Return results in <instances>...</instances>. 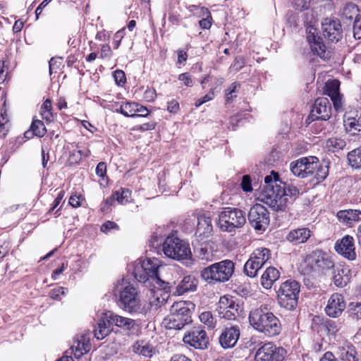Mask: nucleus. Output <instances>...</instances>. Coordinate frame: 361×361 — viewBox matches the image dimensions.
I'll list each match as a JSON object with an SVG mask.
<instances>
[{
  "label": "nucleus",
  "instance_id": "1",
  "mask_svg": "<svg viewBox=\"0 0 361 361\" xmlns=\"http://www.w3.org/2000/svg\"><path fill=\"white\" fill-rule=\"evenodd\" d=\"M271 173L274 179L271 176L264 178L265 185L261 195L262 201L274 211H286L298 197L299 190L292 185L278 184V174L274 171Z\"/></svg>",
  "mask_w": 361,
  "mask_h": 361
},
{
  "label": "nucleus",
  "instance_id": "2",
  "mask_svg": "<svg viewBox=\"0 0 361 361\" xmlns=\"http://www.w3.org/2000/svg\"><path fill=\"white\" fill-rule=\"evenodd\" d=\"M248 320L250 326L257 331L272 337L281 331L280 320L271 312L267 305H261L250 311Z\"/></svg>",
  "mask_w": 361,
  "mask_h": 361
},
{
  "label": "nucleus",
  "instance_id": "3",
  "mask_svg": "<svg viewBox=\"0 0 361 361\" xmlns=\"http://www.w3.org/2000/svg\"><path fill=\"white\" fill-rule=\"evenodd\" d=\"M114 295L118 298V305L124 311L131 314H145L146 310L140 299V293L133 284L123 279L118 281Z\"/></svg>",
  "mask_w": 361,
  "mask_h": 361
},
{
  "label": "nucleus",
  "instance_id": "4",
  "mask_svg": "<svg viewBox=\"0 0 361 361\" xmlns=\"http://www.w3.org/2000/svg\"><path fill=\"white\" fill-rule=\"evenodd\" d=\"M235 271V264L229 259L214 263L201 271L202 279L208 283L228 281Z\"/></svg>",
  "mask_w": 361,
  "mask_h": 361
},
{
  "label": "nucleus",
  "instance_id": "5",
  "mask_svg": "<svg viewBox=\"0 0 361 361\" xmlns=\"http://www.w3.org/2000/svg\"><path fill=\"white\" fill-rule=\"evenodd\" d=\"M300 286L295 280H287L282 283L277 290L279 305L286 310L291 311L296 308L298 302Z\"/></svg>",
  "mask_w": 361,
  "mask_h": 361
},
{
  "label": "nucleus",
  "instance_id": "6",
  "mask_svg": "<svg viewBox=\"0 0 361 361\" xmlns=\"http://www.w3.org/2000/svg\"><path fill=\"white\" fill-rule=\"evenodd\" d=\"M191 303L184 301L175 302L171 308L170 314L164 320L169 329H181L185 324L191 322Z\"/></svg>",
  "mask_w": 361,
  "mask_h": 361
},
{
  "label": "nucleus",
  "instance_id": "7",
  "mask_svg": "<svg viewBox=\"0 0 361 361\" xmlns=\"http://www.w3.org/2000/svg\"><path fill=\"white\" fill-rule=\"evenodd\" d=\"M246 219L244 212L235 207H224L219 212L218 226L221 231L233 232L244 226Z\"/></svg>",
  "mask_w": 361,
  "mask_h": 361
},
{
  "label": "nucleus",
  "instance_id": "8",
  "mask_svg": "<svg viewBox=\"0 0 361 361\" xmlns=\"http://www.w3.org/2000/svg\"><path fill=\"white\" fill-rule=\"evenodd\" d=\"M305 262L307 264V274L317 272L326 275L330 274L335 267L332 257L322 250L312 252L307 256Z\"/></svg>",
  "mask_w": 361,
  "mask_h": 361
},
{
  "label": "nucleus",
  "instance_id": "9",
  "mask_svg": "<svg viewBox=\"0 0 361 361\" xmlns=\"http://www.w3.org/2000/svg\"><path fill=\"white\" fill-rule=\"evenodd\" d=\"M162 250L166 256L177 260L185 259L191 256L189 245L174 234L166 237L162 244Z\"/></svg>",
  "mask_w": 361,
  "mask_h": 361
},
{
  "label": "nucleus",
  "instance_id": "10",
  "mask_svg": "<svg viewBox=\"0 0 361 361\" xmlns=\"http://www.w3.org/2000/svg\"><path fill=\"white\" fill-rule=\"evenodd\" d=\"M141 264L145 269L150 279V282L155 288L162 290H167L169 283L162 280L159 276V271L163 268L161 261L155 257L147 258L141 261Z\"/></svg>",
  "mask_w": 361,
  "mask_h": 361
},
{
  "label": "nucleus",
  "instance_id": "11",
  "mask_svg": "<svg viewBox=\"0 0 361 361\" xmlns=\"http://www.w3.org/2000/svg\"><path fill=\"white\" fill-rule=\"evenodd\" d=\"M248 221L256 231H264L269 225V212L264 206L255 204L249 211Z\"/></svg>",
  "mask_w": 361,
  "mask_h": 361
},
{
  "label": "nucleus",
  "instance_id": "12",
  "mask_svg": "<svg viewBox=\"0 0 361 361\" xmlns=\"http://www.w3.org/2000/svg\"><path fill=\"white\" fill-rule=\"evenodd\" d=\"M286 350L271 342L264 343L255 353V361H283Z\"/></svg>",
  "mask_w": 361,
  "mask_h": 361
},
{
  "label": "nucleus",
  "instance_id": "13",
  "mask_svg": "<svg viewBox=\"0 0 361 361\" xmlns=\"http://www.w3.org/2000/svg\"><path fill=\"white\" fill-rule=\"evenodd\" d=\"M185 344L195 349L205 350L209 344V337L202 327H195L188 331L183 338Z\"/></svg>",
  "mask_w": 361,
  "mask_h": 361
},
{
  "label": "nucleus",
  "instance_id": "14",
  "mask_svg": "<svg viewBox=\"0 0 361 361\" xmlns=\"http://www.w3.org/2000/svg\"><path fill=\"white\" fill-rule=\"evenodd\" d=\"M239 305L233 297L224 295L220 298L216 311L221 318L234 320L239 315Z\"/></svg>",
  "mask_w": 361,
  "mask_h": 361
},
{
  "label": "nucleus",
  "instance_id": "15",
  "mask_svg": "<svg viewBox=\"0 0 361 361\" xmlns=\"http://www.w3.org/2000/svg\"><path fill=\"white\" fill-rule=\"evenodd\" d=\"M106 318L109 319L111 324L127 331L129 334H134L138 331L139 324L131 318L120 316L111 311L107 312Z\"/></svg>",
  "mask_w": 361,
  "mask_h": 361
},
{
  "label": "nucleus",
  "instance_id": "16",
  "mask_svg": "<svg viewBox=\"0 0 361 361\" xmlns=\"http://www.w3.org/2000/svg\"><path fill=\"white\" fill-rule=\"evenodd\" d=\"M336 252L348 259L353 261L356 259L355 247L354 244V238L353 236L346 235L341 240L335 243L334 246Z\"/></svg>",
  "mask_w": 361,
  "mask_h": 361
},
{
  "label": "nucleus",
  "instance_id": "17",
  "mask_svg": "<svg viewBox=\"0 0 361 361\" xmlns=\"http://www.w3.org/2000/svg\"><path fill=\"white\" fill-rule=\"evenodd\" d=\"M331 115V107L327 98L322 97L315 100L311 111V117L315 120H328Z\"/></svg>",
  "mask_w": 361,
  "mask_h": 361
},
{
  "label": "nucleus",
  "instance_id": "18",
  "mask_svg": "<svg viewBox=\"0 0 361 361\" xmlns=\"http://www.w3.org/2000/svg\"><path fill=\"white\" fill-rule=\"evenodd\" d=\"M345 308L343 296L338 293H333L325 307L326 314L331 317H338Z\"/></svg>",
  "mask_w": 361,
  "mask_h": 361
},
{
  "label": "nucleus",
  "instance_id": "19",
  "mask_svg": "<svg viewBox=\"0 0 361 361\" xmlns=\"http://www.w3.org/2000/svg\"><path fill=\"white\" fill-rule=\"evenodd\" d=\"M324 36L332 42H337L342 38V30L338 20L326 18L322 23Z\"/></svg>",
  "mask_w": 361,
  "mask_h": 361
},
{
  "label": "nucleus",
  "instance_id": "20",
  "mask_svg": "<svg viewBox=\"0 0 361 361\" xmlns=\"http://www.w3.org/2000/svg\"><path fill=\"white\" fill-rule=\"evenodd\" d=\"M316 29L310 28L307 39L314 54L319 56L322 59L329 57V52L326 51V46L322 39L315 35Z\"/></svg>",
  "mask_w": 361,
  "mask_h": 361
},
{
  "label": "nucleus",
  "instance_id": "21",
  "mask_svg": "<svg viewBox=\"0 0 361 361\" xmlns=\"http://www.w3.org/2000/svg\"><path fill=\"white\" fill-rule=\"evenodd\" d=\"M240 336V329L238 326H233L225 329L219 336V343L224 348L233 347Z\"/></svg>",
  "mask_w": 361,
  "mask_h": 361
},
{
  "label": "nucleus",
  "instance_id": "22",
  "mask_svg": "<svg viewBox=\"0 0 361 361\" xmlns=\"http://www.w3.org/2000/svg\"><path fill=\"white\" fill-rule=\"evenodd\" d=\"M340 82L337 80H329L325 85L324 94L328 95L333 102L336 110L342 106L341 95L339 92Z\"/></svg>",
  "mask_w": 361,
  "mask_h": 361
},
{
  "label": "nucleus",
  "instance_id": "23",
  "mask_svg": "<svg viewBox=\"0 0 361 361\" xmlns=\"http://www.w3.org/2000/svg\"><path fill=\"white\" fill-rule=\"evenodd\" d=\"M90 348L91 344L89 336L86 334H82L77 337L71 350L75 358L79 359L82 355L88 353Z\"/></svg>",
  "mask_w": 361,
  "mask_h": 361
},
{
  "label": "nucleus",
  "instance_id": "24",
  "mask_svg": "<svg viewBox=\"0 0 361 361\" xmlns=\"http://www.w3.org/2000/svg\"><path fill=\"white\" fill-rule=\"evenodd\" d=\"M336 216L343 225L353 227L355 223L361 221V211L357 209L341 210L337 212Z\"/></svg>",
  "mask_w": 361,
  "mask_h": 361
},
{
  "label": "nucleus",
  "instance_id": "25",
  "mask_svg": "<svg viewBox=\"0 0 361 361\" xmlns=\"http://www.w3.org/2000/svg\"><path fill=\"white\" fill-rule=\"evenodd\" d=\"M350 269L348 267L338 265L332 269L330 274H332V281L337 287L345 286L350 281Z\"/></svg>",
  "mask_w": 361,
  "mask_h": 361
},
{
  "label": "nucleus",
  "instance_id": "26",
  "mask_svg": "<svg viewBox=\"0 0 361 361\" xmlns=\"http://www.w3.org/2000/svg\"><path fill=\"white\" fill-rule=\"evenodd\" d=\"M213 230L212 219L205 214L200 215L197 217V226L195 235L200 238L201 240L209 237Z\"/></svg>",
  "mask_w": 361,
  "mask_h": 361
},
{
  "label": "nucleus",
  "instance_id": "27",
  "mask_svg": "<svg viewBox=\"0 0 361 361\" xmlns=\"http://www.w3.org/2000/svg\"><path fill=\"white\" fill-rule=\"evenodd\" d=\"M312 231L306 227L291 230L286 235V239L291 243L300 244L305 243L311 236Z\"/></svg>",
  "mask_w": 361,
  "mask_h": 361
},
{
  "label": "nucleus",
  "instance_id": "28",
  "mask_svg": "<svg viewBox=\"0 0 361 361\" xmlns=\"http://www.w3.org/2000/svg\"><path fill=\"white\" fill-rule=\"evenodd\" d=\"M106 316L107 312L102 314L99 319L97 326L94 330V336L98 340L103 339L111 332V325L112 324L109 319L106 318Z\"/></svg>",
  "mask_w": 361,
  "mask_h": 361
},
{
  "label": "nucleus",
  "instance_id": "29",
  "mask_svg": "<svg viewBox=\"0 0 361 361\" xmlns=\"http://www.w3.org/2000/svg\"><path fill=\"white\" fill-rule=\"evenodd\" d=\"M197 280L192 276H185L176 287L175 293L183 295L186 292L195 291L197 288Z\"/></svg>",
  "mask_w": 361,
  "mask_h": 361
},
{
  "label": "nucleus",
  "instance_id": "30",
  "mask_svg": "<svg viewBox=\"0 0 361 361\" xmlns=\"http://www.w3.org/2000/svg\"><path fill=\"white\" fill-rule=\"evenodd\" d=\"M280 277V272L273 267H268L261 277V284L266 288H271L274 283Z\"/></svg>",
  "mask_w": 361,
  "mask_h": 361
},
{
  "label": "nucleus",
  "instance_id": "31",
  "mask_svg": "<svg viewBox=\"0 0 361 361\" xmlns=\"http://www.w3.org/2000/svg\"><path fill=\"white\" fill-rule=\"evenodd\" d=\"M133 351L146 357H151L155 353V349L148 341L140 340L135 342L132 346Z\"/></svg>",
  "mask_w": 361,
  "mask_h": 361
},
{
  "label": "nucleus",
  "instance_id": "32",
  "mask_svg": "<svg viewBox=\"0 0 361 361\" xmlns=\"http://www.w3.org/2000/svg\"><path fill=\"white\" fill-rule=\"evenodd\" d=\"M250 257L256 262H259L261 267H263L271 258L270 250L265 247H259L253 251Z\"/></svg>",
  "mask_w": 361,
  "mask_h": 361
},
{
  "label": "nucleus",
  "instance_id": "33",
  "mask_svg": "<svg viewBox=\"0 0 361 361\" xmlns=\"http://www.w3.org/2000/svg\"><path fill=\"white\" fill-rule=\"evenodd\" d=\"M305 178L314 175L315 170L319 166V159L316 157L310 156L303 157Z\"/></svg>",
  "mask_w": 361,
  "mask_h": 361
},
{
  "label": "nucleus",
  "instance_id": "34",
  "mask_svg": "<svg viewBox=\"0 0 361 361\" xmlns=\"http://www.w3.org/2000/svg\"><path fill=\"white\" fill-rule=\"evenodd\" d=\"M347 158L348 164L352 168L361 169V146L349 152Z\"/></svg>",
  "mask_w": 361,
  "mask_h": 361
},
{
  "label": "nucleus",
  "instance_id": "35",
  "mask_svg": "<svg viewBox=\"0 0 361 361\" xmlns=\"http://www.w3.org/2000/svg\"><path fill=\"white\" fill-rule=\"evenodd\" d=\"M170 286L167 290H162L164 292L163 293H159L158 291L155 292L154 298L151 300L150 305L152 307H154L155 309H158L161 306L164 305L169 298V292L170 290Z\"/></svg>",
  "mask_w": 361,
  "mask_h": 361
},
{
  "label": "nucleus",
  "instance_id": "36",
  "mask_svg": "<svg viewBox=\"0 0 361 361\" xmlns=\"http://www.w3.org/2000/svg\"><path fill=\"white\" fill-rule=\"evenodd\" d=\"M359 9L357 6L353 4L349 3L344 6L342 11V16L350 21L359 19Z\"/></svg>",
  "mask_w": 361,
  "mask_h": 361
},
{
  "label": "nucleus",
  "instance_id": "37",
  "mask_svg": "<svg viewBox=\"0 0 361 361\" xmlns=\"http://www.w3.org/2000/svg\"><path fill=\"white\" fill-rule=\"evenodd\" d=\"M134 277L141 283H146L150 281V279L145 269L141 264V260L136 261L134 264L133 269Z\"/></svg>",
  "mask_w": 361,
  "mask_h": 361
},
{
  "label": "nucleus",
  "instance_id": "38",
  "mask_svg": "<svg viewBox=\"0 0 361 361\" xmlns=\"http://www.w3.org/2000/svg\"><path fill=\"white\" fill-rule=\"evenodd\" d=\"M345 128L346 131L352 135H355L357 132L361 131V118H348L345 121Z\"/></svg>",
  "mask_w": 361,
  "mask_h": 361
},
{
  "label": "nucleus",
  "instance_id": "39",
  "mask_svg": "<svg viewBox=\"0 0 361 361\" xmlns=\"http://www.w3.org/2000/svg\"><path fill=\"white\" fill-rule=\"evenodd\" d=\"M259 262H255L253 259H250L244 265V273L249 277L253 278L257 275L259 270L262 268Z\"/></svg>",
  "mask_w": 361,
  "mask_h": 361
},
{
  "label": "nucleus",
  "instance_id": "40",
  "mask_svg": "<svg viewBox=\"0 0 361 361\" xmlns=\"http://www.w3.org/2000/svg\"><path fill=\"white\" fill-rule=\"evenodd\" d=\"M326 147L333 152L343 149L345 145V141L340 137H331L326 141Z\"/></svg>",
  "mask_w": 361,
  "mask_h": 361
},
{
  "label": "nucleus",
  "instance_id": "41",
  "mask_svg": "<svg viewBox=\"0 0 361 361\" xmlns=\"http://www.w3.org/2000/svg\"><path fill=\"white\" fill-rule=\"evenodd\" d=\"M303 161H305V159L303 157H301L290 164V170L292 173L295 176L302 178H305Z\"/></svg>",
  "mask_w": 361,
  "mask_h": 361
},
{
  "label": "nucleus",
  "instance_id": "42",
  "mask_svg": "<svg viewBox=\"0 0 361 361\" xmlns=\"http://www.w3.org/2000/svg\"><path fill=\"white\" fill-rule=\"evenodd\" d=\"M114 198L120 204H124L130 201L131 191L121 188L114 192Z\"/></svg>",
  "mask_w": 361,
  "mask_h": 361
},
{
  "label": "nucleus",
  "instance_id": "43",
  "mask_svg": "<svg viewBox=\"0 0 361 361\" xmlns=\"http://www.w3.org/2000/svg\"><path fill=\"white\" fill-rule=\"evenodd\" d=\"M30 130L34 135L39 137H43L47 132L44 123L40 120H33Z\"/></svg>",
  "mask_w": 361,
  "mask_h": 361
},
{
  "label": "nucleus",
  "instance_id": "44",
  "mask_svg": "<svg viewBox=\"0 0 361 361\" xmlns=\"http://www.w3.org/2000/svg\"><path fill=\"white\" fill-rule=\"evenodd\" d=\"M342 322L340 320L327 319L324 322V326L331 334H336L342 328Z\"/></svg>",
  "mask_w": 361,
  "mask_h": 361
},
{
  "label": "nucleus",
  "instance_id": "45",
  "mask_svg": "<svg viewBox=\"0 0 361 361\" xmlns=\"http://www.w3.org/2000/svg\"><path fill=\"white\" fill-rule=\"evenodd\" d=\"M51 102L49 99L44 101L41 107L40 114L42 118L48 122L52 121L53 116L51 112Z\"/></svg>",
  "mask_w": 361,
  "mask_h": 361
},
{
  "label": "nucleus",
  "instance_id": "46",
  "mask_svg": "<svg viewBox=\"0 0 361 361\" xmlns=\"http://www.w3.org/2000/svg\"><path fill=\"white\" fill-rule=\"evenodd\" d=\"M240 88V84L238 82L232 83L228 89L226 90V103H231L233 99L237 97L236 93L238 92Z\"/></svg>",
  "mask_w": 361,
  "mask_h": 361
},
{
  "label": "nucleus",
  "instance_id": "47",
  "mask_svg": "<svg viewBox=\"0 0 361 361\" xmlns=\"http://www.w3.org/2000/svg\"><path fill=\"white\" fill-rule=\"evenodd\" d=\"M137 103L135 102H126L123 104V111H124V116L126 117H135L137 116L136 111H137Z\"/></svg>",
  "mask_w": 361,
  "mask_h": 361
},
{
  "label": "nucleus",
  "instance_id": "48",
  "mask_svg": "<svg viewBox=\"0 0 361 361\" xmlns=\"http://www.w3.org/2000/svg\"><path fill=\"white\" fill-rule=\"evenodd\" d=\"M201 322L206 324L209 328H214L215 326V319L211 312H204L200 315Z\"/></svg>",
  "mask_w": 361,
  "mask_h": 361
},
{
  "label": "nucleus",
  "instance_id": "49",
  "mask_svg": "<svg viewBox=\"0 0 361 361\" xmlns=\"http://www.w3.org/2000/svg\"><path fill=\"white\" fill-rule=\"evenodd\" d=\"M329 170L327 166H322L319 162V166L314 173L318 181L324 180L328 176Z\"/></svg>",
  "mask_w": 361,
  "mask_h": 361
},
{
  "label": "nucleus",
  "instance_id": "50",
  "mask_svg": "<svg viewBox=\"0 0 361 361\" xmlns=\"http://www.w3.org/2000/svg\"><path fill=\"white\" fill-rule=\"evenodd\" d=\"M340 359L341 361H357L355 355V350L352 348L341 350Z\"/></svg>",
  "mask_w": 361,
  "mask_h": 361
},
{
  "label": "nucleus",
  "instance_id": "51",
  "mask_svg": "<svg viewBox=\"0 0 361 361\" xmlns=\"http://www.w3.org/2000/svg\"><path fill=\"white\" fill-rule=\"evenodd\" d=\"M49 73L51 75L54 72H56L62 63L61 58H51L49 61Z\"/></svg>",
  "mask_w": 361,
  "mask_h": 361
},
{
  "label": "nucleus",
  "instance_id": "52",
  "mask_svg": "<svg viewBox=\"0 0 361 361\" xmlns=\"http://www.w3.org/2000/svg\"><path fill=\"white\" fill-rule=\"evenodd\" d=\"M125 27H123V29L117 31L114 36V41H113V44H114V48L115 49H117L120 44H121V42L122 40V39L124 37V35H125Z\"/></svg>",
  "mask_w": 361,
  "mask_h": 361
},
{
  "label": "nucleus",
  "instance_id": "53",
  "mask_svg": "<svg viewBox=\"0 0 361 361\" xmlns=\"http://www.w3.org/2000/svg\"><path fill=\"white\" fill-rule=\"evenodd\" d=\"M241 188L245 192L252 191V187L251 184V179L250 176L245 175L243 176L241 182Z\"/></svg>",
  "mask_w": 361,
  "mask_h": 361
},
{
  "label": "nucleus",
  "instance_id": "54",
  "mask_svg": "<svg viewBox=\"0 0 361 361\" xmlns=\"http://www.w3.org/2000/svg\"><path fill=\"white\" fill-rule=\"evenodd\" d=\"M114 78L117 85H121L126 82L125 73L121 70H116L114 73Z\"/></svg>",
  "mask_w": 361,
  "mask_h": 361
},
{
  "label": "nucleus",
  "instance_id": "55",
  "mask_svg": "<svg viewBox=\"0 0 361 361\" xmlns=\"http://www.w3.org/2000/svg\"><path fill=\"white\" fill-rule=\"evenodd\" d=\"M112 56V51L109 44H102L101 46V51L99 57L102 59H110Z\"/></svg>",
  "mask_w": 361,
  "mask_h": 361
},
{
  "label": "nucleus",
  "instance_id": "56",
  "mask_svg": "<svg viewBox=\"0 0 361 361\" xmlns=\"http://www.w3.org/2000/svg\"><path fill=\"white\" fill-rule=\"evenodd\" d=\"M178 80L183 82L184 85L187 87H192L193 85V80L188 73H184L179 75Z\"/></svg>",
  "mask_w": 361,
  "mask_h": 361
},
{
  "label": "nucleus",
  "instance_id": "57",
  "mask_svg": "<svg viewBox=\"0 0 361 361\" xmlns=\"http://www.w3.org/2000/svg\"><path fill=\"white\" fill-rule=\"evenodd\" d=\"M294 6L297 9L305 10L310 6V0H293Z\"/></svg>",
  "mask_w": 361,
  "mask_h": 361
},
{
  "label": "nucleus",
  "instance_id": "58",
  "mask_svg": "<svg viewBox=\"0 0 361 361\" xmlns=\"http://www.w3.org/2000/svg\"><path fill=\"white\" fill-rule=\"evenodd\" d=\"M156 90L153 88H148L144 93V98L147 102H153L156 98Z\"/></svg>",
  "mask_w": 361,
  "mask_h": 361
},
{
  "label": "nucleus",
  "instance_id": "59",
  "mask_svg": "<svg viewBox=\"0 0 361 361\" xmlns=\"http://www.w3.org/2000/svg\"><path fill=\"white\" fill-rule=\"evenodd\" d=\"M199 257L202 260L209 262V261H212V255L209 252H208L207 248L202 247L200 250Z\"/></svg>",
  "mask_w": 361,
  "mask_h": 361
},
{
  "label": "nucleus",
  "instance_id": "60",
  "mask_svg": "<svg viewBox=\"0 0 361 361\" xmlns=\"http://www.w3.org/2000/svg\"><path fill=\"white\" fill-rule=\"evenodd\" d=\"M81 199H82L81 195H73L70 197L68 203L73 207L77 208L81 205V204H80Z\"/></svg>",
  "mask_w": 361,
  "mask_h": 361
},
{
  "label": "nucleus",
  "instance_id": "61",
  "mask_svg": "<svg viewBox=\"0 0 361 361\" xmlns=\"http://www.w3.org/2000/svg\"><path fill=\"white\" fill-rule=\"evenodd\" d=\"M65 294V288L63 287H59L51 290L50 293L51 298L55 300H59L61 295Z\"/></svg>",
  "mask_w": 361,
  "mask_h": 361
},
{
  "label": "nucleus",
  "instance_id": "62",
  "mask_svg": "<svg viewBox=\"0 0 361 361\" xmlns=\"http://www.w3.org/2000/svg\"><path fill=\"white\" fill-rule=\"evenodd\" d=\"M106 173V166L104 162H99L96 167V173L100 177H104Z\"/></svg>",
  "mask_w": 361,
  "mask_h": 361
},
{
  "label": "nucleus",
  "instance_id": "63",
  "mask_svg": "<svg viewBox=\"0 0 361 361\" xmlns=\"http://www.w3.org/2000/svg\"><path fill=\"white\" fill-rule=\"evenodd\" d=\"M353 32L355 37L358 39L361 38V23L360 22V19L354 20Z\"/></svg>",
  "mask_w": 361,
  "mask_h": 361
},
{
  "label": "nucleus",
  "instance_id": "64",
  "mask_svg": "<svg viewBox=\"0 0 361 361\" xmlns=\"http://www.w3.org/2000/svg\"><path fill=\"white\" fill-rule=\"evenodd\" d=\"M118 226L113 221H107L101 226V231L104 233H107L111 229L117 228Z\"/></svg>",
  "mask_w": 361,
  "mask_h": 361
}]
</instances>
